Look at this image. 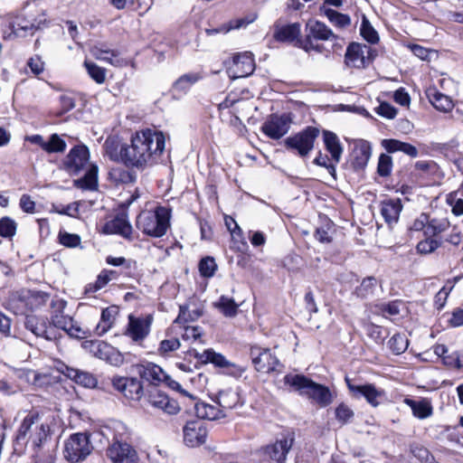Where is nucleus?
Segmentation results:
<instances>
[{
  "mask_svg": "<svg viewBox=\"0 0 463 463\" xmlns=\"http://www.w3.org/2000/svg\"><path fill=\"white\" fill-rule=\"evenodd\" d=\"M165 147V137L162 132L149 128L137 131L131 144L123 148V163L143 170L159 162Z\"/></svg>",
  "mask_w": 463,
  "mask_h": 463,
  "instance_id": "1",
  "label": "nucleus"
},
{
  "mask_svg": "<svg viewBox=\"0 0 463 463\" xmlns=\"http://www.w3.org/2000/svg\"><path fill=\"white\" fill-rule=\"evenodd\" d=\"M65 169L73 175L85 171L84 176L75 180L77 187L93 190L98 184V166L90 162L89 149L85 146H76L64 161Z\"/></svg>",
  "mask_w": 463,
  "mask_h": 463,
  "instance_id": "2",
  "label": "nucleus"
},
{
  "mask_svg": "<svg viewBox=\"0 0 463 463\" xmlns=\"http://www.w3.org/2000/svg\"><path fill=\"white\" fill-rule=\"evenodd\" d=\"M285 384L292 387L300 395H305L320 407H326L333 402L334 396L328 387L315 383L302 374H287Z\"/></svg>",
  "mask_w": 463,
  "mask_h": 463,
  "instance_id": "3",
  "label": "nucleus"
},
{
  "mask_svg": "<svg viewBox=\"0 0 463 463\" xmlns=\"http://www.w3.org/2000/svg\"><path fill=\"white\" fill-rule=\"evenodd\" d=\"M170 210L166 207L158 206L155 211L141 212L136 222L137 229L143 233L160 238L164 236L170 227Z\"/></svg>",
  "mask_w": 463,
  "mask_h": 463,
  "instance_id": "4",
  "label": "nucleus"
},
{
  "mask_svg": "<svg viewBox=\"0 0 463 463\" xmlns=\"http://www.w3.org/2000/svg\"><path fill=\"white\" fill-rule=\"evenodd\" d=\"M67 302L61 298L52 299L51 302V326L54 330L61 329L66 332L70 336L75 338L87 337V332L80 327L72 317L64 314V309Z\"/></svg>",
  "mask_w": 463,
  "mask_h": 463,
  "instance_id": "5",
  "label": "nucleus"
},
{
  "mask_svg": "<svg viewBox=\"0 0 463 463\" xmlns=\"http://www.w3.org/2000/svg\"><path fill=\"white\" fill-rule=\"evenodd\" d=\"M89 436L85 433L72 434L64 444V457L71 462L85 459L92 451Z\"/></svg>",
  "mask_w": 463,
  "mask_h": 463,
  "instance_id": "6",
  "label": "nucleus"
},
{
  "mask_svg": "<svg viewBox=\"0 0 463 463\" xmlns=\"http://www.w3.org/2000/svg\"><path fill=\"white\" fill-rule=\"evenodd\" d=\"M318 134L319 130L317 128L308 127L305 130L287 137L284 143L288 149L297 151L300 156L304 157L313 149Z\"/></svg>",
  "mask_w": 463,
  "mask_h": 463,
  "instance_id": "7",
  "label": "nucleus"
},
{
  "mask_svg": "<svg viewBox=\"0 0 463 463\" xmlns=\"http://www.w3.org/2000/svg\"><path fill=\"white\" fill-rule=\"evenodd\" d=\"M373 59V49L370 46L351 43L345 51V64L349 68L364 69L372 63Z\"/></svg>",
  "mask_w": 463,
  "mask_h": 463,
  "instance_id": "8",
  "label": "nucleus"
},
{
  "mask_svg": "<svg viewBox=\"0 0 463 463\" xmlns=\"http://www.w3.org/2000/svg\"><path fill=\"white\" fill-rule=\"evenodd\" d=\"M128 322L125 328L124 335L133 342L141 344L149 335L153 323V316L146 315L136 317L128 316Z\"/></svg>",
  "mask_w": 463,
  "mask_h": 463,
  "instance_id": "9",
  "label": "nucleus"
},
{
  "mask_svg": "<svg viewBox=\"0 0 463 463\" xmlns=\"http://www.w3.org/2000/svg\"><path fill=\"white\" fill-rule=\"evenodd\" d=\"M194 356L203 364H213L215 366L225 369V373L234 377H240L245 372V368L228 361L222 354L213 349H205L202 353L194 351Z\"/></svg>",
  "mask_w": 463,
  "mask_h": 463,
  "instance_id": "10",
  "label": "nucleus"
},
{
  "mask_svg": "<svg viewBox=\"0 0 463 463\" xmlns=\"http://www.w3.org/2000/svg\"><path fill=\"white\" fill-rule=\"evenodd\" d=\"M294 440L295 434L293 432L282 434L274 443L263 448L262 451L265 458L277 463H284L294 444Z\"/></svg>",
  "mask_w": 463,
  "mask_h": 463,
  "instance_id": "11",
  "label": "nucleus"
},
{
  "mask_svg": "<svg viewBox=\"0 0 463 463\" xmlns=\"http://www.w3.org/2000/svg\"><path fill=\"white\" fill-rule=\"evenodd\" d=\"M306 43L303 48L306 51L314 49L311 39L318 41L335 42L339 37L324 23L317 20H309L306 24Z\"/></svg>",
  "mask_w": 463,
  "mask_h": 463,
  "instance_id": "12",
  "label": "nucleus"
},
{
  "mask_svg": "<svg viewBox=\"0 0 463 463\" xmlns=\"http://www.w3.org/2000/svg\"><path fill=\"white\" fill-rule=\"evenodd\" d=\"M346 383L349 391L355 398L364 397L366 402L373 407L379 406L385 399V392L383 389L377 388L374 384H353L348 379Z\"/></svg>",
  "mask_w": 463,
  "mask_h": 463,
  "instance_id": "13",
  "label": "nucleus"
},
{
  "mask_svg": "<svg viewBox=\"0 0 463 463\" xmlns=\"http://www.w3.org/2000/svg\"><path fill=\"white\" fill-rule=\"evenodd\" d=\"M24 326L37 337H43L48 341H53L59 337V332L51 326L50 321L46 317L34 315L27 316Z\"/></svg>",
  "mask_w": 463,
  "mask_h": 463,
  "instance_id": "14",
  "label": "nucleus"
},
{
  "mask_svg": "<svg viewBox=\"0 0 463 463\" xmlns=\"http://www.w3.org/2000/svg\"><path fill=\"white\" fill-rule=\"evenodd\" d=\"M250 357L255 369L260 373L273 372L279 365L278 358L267 348L252 346L250 348Z\"/></svg>",
  "mask_w": 463,
  "mask_h": 463,
  "instance_id": "15",
  "label": "nucleus"
},
{
  "mask_svg": "<svg viewBox=\"0 0 463 463\" xmlns=\"http://www.w3.org/2000/svg\"><path fill=\"white\" fill-rule=\"evenodd\" d=\"M112 385L128 400L139 401L143 396V385L137 378L115 376Z\"/></svg>",
  "mask_w": 463,
  "mask_h": 463,
  "instance_id": "16",
  "label": "nucleus"
},
{
  "mask_svg": "<svg viewBox=\"0 0 463 463\" xmlns=\"http://www.w3.org/2000/svg\"><path fill=\"white\" fill-rule=\"evenodd\" d=\"M38 419L39 415L37 412H31L24 419L17 431V440H24L28 437L29 439H32L33 444L39 445V443L42 441V439L46 436V431L43 425L35 426L34 430H36L37 433L36 437H33V427Z\"/></svg>",
  "mask_w": 463,
  "mask_h": 463,
  "instance_id": "17",
  "label": "nucleus"
},
{
  "mask_svg": "<svg viewBox=\"0 0 463 463\" xmlns=\"http://www.w3.org/2000/svg\"><path fill=\"white\" fill-rule=\"evenodd\" d=\"M290 128V119L286 115H271L262 125L263 133L272 139H279Z\"/></svg>",
  "mask_w": 463,
  "mask_h": 463,
  "instance_id": "18",
  "label": "nucleus"
},
{
  "mask_svg": "<svg viewBox=\"0 0 463 463\" xmlns=\"http://www.w3.org/2000/svg\"><path fill=\"white\" fill-rule=\"evenodd\" d=\"M254 69L252 54L243 52L233 57L232 64L228 68V73L232 79L244 78L250 75Z\"/></svg>",
  "mask_w": 463,
  "mask_h": 463,
  "instance_id": "19",
  "label": "nucleus"
},
{
  "mask_svg": "<svg viewBox=\"0 0 463 463\" xmlns=\"http://www.w3.org/2000/svg\"><path fill=\"white\" fill-rule=\"evenodd\" d=\"M107 455L113 463H137L136 450L128 443L114 441L107 449Z\"/></svg>",
  "mask_w": 463,
  "mask_h": 463,
  "instance_id": "20",
  "label": "nucleus"
},
{
  "mask_svg": "<svg viewBox=\"0 0 463 463\" xmlns=\"http://www.w3.org/2000/svg\"><path fill=\"white\" fill-rule=\"evenodd\" d=\"M207 430L200 420L189 421L184 427V441L189 447H197L205 442Z\"/></svg>",
  "mask_w": 463,
  "mask_h": 463,
  "instance_id": "21",
  "label": "nucleus"
},
{
  "mask_svg": "<svg viewBox=\"0 0 463 463\" xmlns=\"http://www.w3.org/2000/svg\"><path fill=\"white\" fill-rule=\"evenodd\" d=\"M104 233L118 234L125 239L132 240L133 228L124 213L117 215L111 221L106 222L103 227Z\"/></svg>",
  "mask_w": 463,
  "mask_h": 463,
  "instance_id": "22",
  "label": "nucleus"
},
{
  "mask_svg": "<svg viewBox=\"0 0 463 463\" xmlns=\"http://www.w3.org/2000/svg\"><path fill=\"white\" fill-rule=\"evenodd\" d=\"M147 401L155 409L169 415L176 414L180 411L178 402L160 391L150 392Z\"/></svg>",
  "mask_w": 463,
  "mask_h": 463,
  "instance_id": "23",
  "label": "nucleus"
},
{
  "mask_svg": "<svg viewBox=\"0 0 463 463\" xmlns=\"http://www.w3.org/2000/svg\"><path fill=\"white\" fill-rule=\"evenodd\" d=\"M137 373L142 379L155 385L163 383L166 378L165 372L159 365L153 363L137 364Z\"/></svg>",
  "mask_w": 463,
  "mask_h": 463,
  "instance_id": "24",
  "label": "nucleus"
},
{
  "mask_svg": "<svg viewBox=\"0 0 463 463\" xmlns=\"http://www.w3.org/2000/svg\"><path fill=\"white\" fill-rule=\"evenodd\" d=\"M372 156V146L368 141L358 140L354 143L352 151V165L355 168H364Z\"/></svg>",
  "mask_w": 463,
  "mask_h": 463,
  "instance_id": "25",
  "label": "nucleus"
},
{
  "mask_svg": "<svg viewBox=\"0 0 463 463\" xmlns=\"http://www.w3.org/2000/svg\"><path fill=\"white\" fill-rule=\"evenodd\" d=\"M381 214L384 221L392 226L395 224L402 210V204L400 199H387L381 203Z\"/></svg>",
  "mask_w": 463,
  "mask_h": 463,
  "instance_id": "26",
  "label": "nucleus"
},
{
  "mask_svg": "<svg viewBox=\"0 0 463 463\" xmlns=\"http://www.w3.org/2000/svg\"><path fill=\"white\" fill-rule=\"evenodd\" d=\"M382 146L388 153L402 152L412 158L418 156V149L414 146L398 139H383L382 140Z\"/></svg>",
  "mask_w": 463,
  "mask_h": 463,
  "instance_id": "27",
  "label": "nucleus"
},
{
  "mask_svg": "<svg viewBox=\"0 0 463 463\" xmlns=\"http://www.w3.org/2000/svg\"><path fill=\"white\" fill-rule=\"evenodd\" d=\"M426 94L430 102L438 110L449 112L454 107L452 99L449 96L439 92L436 88H429Z\"/></svg>",
  "mask_w": 463,
  "mask_h": 463,
  "instance_id": "28",
  "label": "nucleus"
},
{
  "mask_svg": "<svg viewBox=\"0 0 463 463\" xmlns=\"http://www.w3.org/2000/svg\"><path fill=\"white\" fill-rule=\"evenodd\" d=\"M300 24L298 23L290 24L288 25H279L275 27L274 38L279 42H293L298 41L300 36Z\"/></svg>",
  "mask_w": 463,
  "mask_h": 463,
  "instance_id": "29",
  "label": "nucleus"
},
{
  "mask_svg": "<svg viewBox=\"0 0 463 463\" xmlns=\"http://www.w3.org/2000/svg\"><path fill=\"white\" fill-rule=\"evenodd\" d=\"M203 76L199 72H190L180 76L173 84L172 90L175 94H186L194 84L199 81Z\"/></svg>",
  "mask_w": 463,
  "mask_h": 463,
  "instance_id": "30",
  "label": "nucleus"
},
{
  "mask_svg": "<svg viewBox=\"0 0 463 463\" xmlns=\"http://www.w3.org/2000/svg\"><path fill=\"white\" fill-rule=\"evenodd\" d=\"M194 411L197 417L210 420H218L225 416V413L219 406L212 405L206 402L195 403Z\"/></svg>",
  "mask_w": 463,
  "mask_h": 463,
  "instance_id": "31",
  "label": "nucleus"
},
{
  "mask_svg": "<svg viewBox=\"0 0 463 463\" xmlns=\"http://www.w3.org/2000/svg\"><path fill=\"white\" fill-rule=\"evenodd\" d=\"M118 310L116 307H109L102 310L100 321L96 326V333L99 335L106 334L113 326Z\"/></svg>",
  "mask_w": 463,
  "mask_h": 463,
  "instance_id": "32",
  "label": "nucleus"
},
{
  "mask_svg": "<svg viewBox=\"0 0 463 463\" xmlns=\"http://www.w3.org/2000/svg\"><path fill=\"white\" fill-rule=\"evenodd\" d=\"M324 142L326 148L330 153L333 160L339 163L343 153V147L335 134L330 131H324Z\"/></svg>",
  "mask_w": 463,
  "mask_h": 463,
  "instance_id": "33",
  "label": "nucleus"
},
{
  "mask_svg": "<svg viewBox=\"0 0 463 463\" xmlns=\"http://www.w3.org/2000/svg\"><path fill=\"white\" fill-rule=\"evenodd\" d=\"M66 375L84 387L93 388L97 385V379L87 372L74 368H67Z\"/></svg>",
  "mask_w": 463,
  "mask_h": 463,
  "instance_id": "34",
  "label": "nucleus"
},
{
  "mask_svg": "<svg viewBox=\"0 0 463 463\" xmlns=\"http://www.w3.org/2000/svg\"><path fill=\"white\" fill-rule=\"evenodd\" d=\"M213 306L227 317H233L238 313L239 306L232 298L227 296H221L220 298L213 303Z\"/></svg>",
  "mask_w": 463,
  "mask_h": 463,
  "instance_id": "35",
  "label": "nucleus"
},
{
  "mask_svg": "<svg viewBox=\"0 0 463 463\" xmlns=\"http://www.w3.org/2000/svg\"><path fill=\"white\" fill-rule=\"evenodd\" d=\"M404 403L411 407L413 415L419 419H426L432 414V407L426 400L416 402L411 399H405Z\"/></svg>",
  "mask_w": 463,
  "mask_h": 463,
  "instance_id": "36",
  "label": "nucleus"
},
{
  "mask_svg": "<svg viewBox=\"0 0 463 463\" xmlns=\"http://www.w3.org/2000/svg\"><path fill=\"white\" fill-rule=\"evenodd\" d=\"M240 402L239 393L233 390H226L219 392L218 406L222 410L234 408Z\"/></svg>",
  "mask_w": 463,
  "mask_h": 463,
  "instance_id": "37",
  "label": "nucleus"
},
{
  "mask_svg": "<svg viewBox=\"0 0 463 463\" xmlns=\"http://www.w3.org/2000/svg\"><path fill=\"white\" fill-rule=\"evenodd\" d=\"M450 226V222L447 218H429L427 230H425L426 237H434L446 232Z\"/></svg>",
  "mask_w": 463,
  "mask_h": 463,
  "instance_id": "38",
  "label": "nucleus"
},
{
  "mask_svg": "<svg viewBox=\"0 0 463 463\" xmlns=\"http://www.w3.org/2000/svg\"><path fill=\"white\" fill-rule=\"evenodd\" d=\"M89 344L90 351L96 357L110 361V355L115 352L111 345L102 341H90Z\"/></svg>",
  "mask_w": 463,
  "mask_h": 463,
  "instance_id": "39",
  "label": "nucleus"
},
{
  "mask_svg": "<svg viewBox=\"0 0 463 463\" xmlns=\"http://www.w3.org/2000/svg\"><path fill=\"white\" fill-rule=\"evenodd\" d=\"M377 279L374 277H368L361 282L355 288L354 293L357 297L366 298L372 296L376 288Z\"/></svg>",
  "mask_w": 463,
  "mask_h": 463,
  "instance_id": "40",
  "label": "nucleus"
},
{
  "mask_svg": "<svg viewBox=\"0 0 463 463\" xmlns=\"http://www.w3.org/2000/svg\"><path fill=\"white\" fill-rule=\"evenodd\" d=\"M126 146H120L119 143L115 139H107L104 147L106 154L113 161L123 162V148Z\"/></svg>",
  "mask_w": 463,
  "mask_h": 463,
  "instance_id": "41",
  "label": "nucleus"
},
{
  "mask_svg": "<svg viewBox=\"0 0 463 463\" xmlns=\"http://www.w3.org/2000/svg\"><path fill=\"white\" fill-rule=\"evenodd\" d=\"M325 14L327 19L335 26L345 28L351 24V18L349 15L339 13L334 9H326Z\"/></svg>",
  "mask_w": 463,
  "mask_h": 463,
  "instance_id": "42",
  "label": "nucleus"
},
{
  "mask_svg": "<svg viewBox=\"0 0 463 463\" xmlns=\"http://www.w3.org/2000/svg\"><path fill=\"white\" fill-rule=\"evenodd\" d=\"M91 53L97 60L104 61L113 65L120 64L118 54L114 51L94 47L91 49Z\"/></svg>",
  "mask_w": 463,
  "mask_h": 463,
  "instance_id": "43",
  "label": "nucleus"
},
{
  "mask_svg": "<svg viewBox=\"0 0 463 463\" xmlns=\"http://www.w3.org/2000/svg\"><path fill=\"white\" fill-rule=\"evenodd\" d=\"M25 298L26 306L30 309H34L43 306L47 302L49 296L42 291H29Z\"/></svg>",
  "mask_w": 463,
  "mask_h": 463,
  "instance_id": "44",
  "label": "nucleus"
},
{
  "mask_svg": "<svg viewBox=\"0 0 463 463\" xmlns=\"http://www.w3.org/2000/svg\"><path fill=\"white\" fill-rule=\"evenodd\" d=\"M35 26L33 24H31V20L25 16H18L13 24L14 33L21 35V32L24 33H33L35 32Z\"/></svg>",
  "mask_w": 463,
  "mask_h": 463,
  "instance_id": "45",
  "label": "nucleus"
},
{
  "mask_svg": "<svg viewBox=\"0 0 463 463\" xmlns=\"http://www.w3.org/2000/svg\"><path fill=\"white\" fill-rule=\"evenodd\" d=\"M360 33L363 38L370 43H376L379 41L377 32L371 25L370 22L365 16H364L362 19Z\"/></svg>",
  "mask_w": 463,
  "mask_h": 463,
  "instance_id": "46",
  "label": "nucleus"
},
{
  "mask_svg": "<svg viewBox=\"0 0 463 463\" xmlns=\"http://www.w3.org/2000/svg\"><path fill=\"white\" fill-rule=\"evenodd\" d=\"M409 341L404 335L395 334L389 341V346L395 354H402L406 351Z\"/></svg>",
  "mask_w": 463,
  "mask_h": 463,
  "instance_id": "47",
  "label": "nucleus"
},
{
  "mask_svg": "<svg viewBox=\"0 0 463 463\" xmlns=\"http://www.w3.org/2000/svg\"><path fill=\"white\" fill-rule=\"evenodd\" d=\"M202 316V312L199 309L189 311L186 307H180V312L178 317L174 321L175 325H184L189 321H194Z\"/></svg>",
  "mask_w": 463,
  "mask_h": 463,
  "instance_id": "48",
  "label": "nucleus"
},
{
  "mask_svg": "<svg viewBox=\"0 0 463 463\" xmlns=\"http://www.w3.org/2000/svg\"><path fill=\"white\" fill-rule=\"evenodd\" d=\"M84 66L87 69V71L90 78L94 80L97 83L101 84L105 81L106 71L103 68L88 61L84 62Z\"/></svg>",
  "mask_w": 463,
  "mask_h": 463,
  "instance_id": "49",
  "label": "nucleus"
},
{
  "mask_svg": "<svg viewBox=\"0 0 463 463\" xmlns=\"http://www.w3.org/2000/svg\"><path fill=\"white\" fill-rule=\"evenodd\" d=\"M66 149V142L60 137L58 134H52L50 139L46 141L45 152L61 153Z\"/></svg>",
  "mask_w": 463,
  "mask_h": 463,
  "instance_id": "50",
  "label": "nucleus"
},
{
  "mask_svg": "<svg viewBox=\"0 0 463 463\" xmlns=\"http://www.w3.org/2000/svg\"><path fill=\"white\" fill-rule=\"evenodd\" d=\"M440 246V242L433 237H426L417 244V251L420 254H430Z\"/></svg>",
  "mask_w": 463,
  "mask_h": 463,
  "instance_id": "51",
  "label": "nucleus"
},
{
  "mask_svg": "<svg viewBox=\"0 0 463 463\" xmlns=\"http://www.w3.org/2000/svg\"><path fill=\"white\" fill-rule=\"evenodd\" d=\"M16 222L10 217L0 219V235L5 238H11L16 232Z\"/></svg>",
  "mask_w": 463,
  "mask_h": 463,
  "instance_id": "52",
  "label": "nucleus"
},
{
  "mask_svg": "<svg viewBox=\"0 0 463 463\" xmlns=\"http://www.w3.org/2000/svg\"><path fill=\"white\" fill-rule=\"evenodd\" d=\"M182 338L184 341H190L192 343L198 341L203 343L201 336L203 334L202 328L199 326H183Z\"/></svg>",
  "mask_w": 463,
  "mask_h": 463,
  "instance_id": "53",
  "label": "nucleus"
},
{
  "mask_svg": "<svg viewBox=\"0 0 463 463\" xmlns=\"http://www.w3.org/2000/svg\"><path fill=\"white\" fill-rule=\"evenodd\" d=\"M58 238L59 242L68 248H75L80 244V237L75 233L60 231Z\"/></svg>",
  "mask_w": 463,
  "mask_h": 463,
  "instance_id": "54",
  "label": "nucleus"
},
{
  "mask_svg": "<svg viewBox=\"0 0 463 463\" xmlns=\"http://www.w3.org/2000/svg\"><path fill=\"white\" fill-rule=\"evenodd\" d=\"M335 418L342 424L349 422L354 415V411L345 403H340L335 408Z\"/></svg>",
  "mask_w": 463,
  "mask_h": 463,
  "instance_id": "55",
  "label": "nucleus"
},
{
  "mask_svg": "<svg viewBox=\"0 0 463 463\" xmlns=\"http://www.w3.org/2000/svg\"><path fill=\"white\" fill-rule=\"evenodd\" d=\"M79 206L80 203L74 202L68 205H52V211L59 214L77 218L79 216Z\"/></svg>",
  "mask_w": 463,
  "mask_h": 463,
  "instance_id": "56",
  "label": "nucleus"
},
{
  "mask_svg": "<svg viewBox=\"0 0 463 463\" xmlns=\"http://www.w3.org/2000/svg\"><path fill=\"white\" fill-rule=\"evenodd\" d=\"M217 265L213 258H203L199 263V270L202 276L210 278L214 275Z\"/></svg>",
  "mask_w": 463,
  "mask_h": 463,
  "instance_id": "57",
  "label": "nucleus"
},
{
  "mask_svg": "<svg viewBox=\"0 0 463 463\" xmlns=\"http://www.w3.org/2000/svg\"><path fill=\"white\" fill-rule=\"evenodd\" d=\"M256 16L251 17H241L230 21L228 24L222 25L223 33H227L231 30L240 29L247 26L248 24L254 22Z\"/></svg>",
  "mask_w": 463,
  "mask_h": 463,
  "instance_id": "58",
  "label": "nucleus"
},
{
  "mask_svg": "<svg viewBox=\"0 0 463 463\" xmlns=\"http://www.w3.org/2000/svg\"><path fill=\"white\" fill-rule=\"evenodd\" d=\"M392 168V159L386 154L379 156L377 172L381 176H387L391 174Z\"/></svg>",
  "mask_w": 463,
  "mask_h": 463,
  "instance_id": "59",
  "label": "nucleus"
},
{
  "mask_svg": "<svg viewBox=\"0 0 463 463\" xmlns=\"http://www.w3.org/2000/svg\"><path fill=\"white\" fill-rule=\"evenodd\" d=\"M247 105H248V103L246 101L235 100V99H231L228 98L220 104V108L221 109L232 108L233 111L235 113L244 116L245 115L244 111L246 109Z\"/></svg>",
  "mask_w": 463,
  "mask_h": 463,
  "instance_id": "60",
  "label": "nucleus"
},
{
  "mask_svg": "<svg viewBox=\"0 0 463 463\" xmlns=\"http://www.w3.org/2000/svg\"><path fill=\"white\" fill-rule=\"evenodd\" d=\"M181 344L178 338L165 339L160 342L158 353L162 355L177 350Z\"/></svg>",
  "mask_w": 463,
  "mask_h": 463,
  "instance_id": "61",
  "label": "nucleus"
},
{
  "mask_svg": "<svg viewBox=\"0 0 463 463\" xmlns=\"http://www.w3.org/2000/svg\"><path fill=\"white\" fill-rule=\"evenodd\" d=\"M224 222L233 239L242 240V231L232 217L225 215Z\"/></svg>",
  "mask_w": 463,
  "mask_h": 463,
  "instance_id": "62",
  "label": "nucleus"
},
{
  "mask_svg": "<svg viewBox=\"0 0 463 463\" xmlns=\"http://www.w3.org/2000/svg\"><path fill=\"white\" fill-rule=\"evenodd\" d=\"M374 110L378 115L388 119L394 118L397 114L395 108L387 102H382Z\"/></svg>",
  "mask_w": 463,
  "mask_h": 463,
  "instance_id": "63",
  "label": "nucleus"
},
{
  "mask_svg": "<svg viewBox=\"0 0 463 463\" xmlns=\"http://www.w3.org/2000/svg\"><path fill=\"white\" fill-rule=\"evenodd\" d=\"M429 223V215L426 213H421L419 217H417L410 226V230L411 232H423L425 235V230H427V226Z\"/></svg>",
  "mask_w": 463,
  "mask_h": 463,
  "instance_id": "64",
  "label": "nucleus"
}]
</instances>
